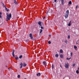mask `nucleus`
<instances>
[{"mask_svg":"<svg viewBox=\"0 0 79 79\" xmlns=\"http://www.w3.org/2000/svg\"><path fill=\"white\" fill-rule=\"evenodd\" d=\"M75 65H76V64H73V67H74V66H75Z\"/></svg>","mask_w":79,"mask_h":79,"instance_id":"obj_32","label":"nucleus"},{"mask_svg":"<svg viewBox=\"0 0 79 79\" xmlns=\"http://www.w3.org/2000/svg\"><path fill=\"white\" fill-rule=\"evenodd\" d=\"M68 39H70V36L69 35L68 36Z\"/></svg>","mask_w":79,"mask_h":79,"instance_id":"obj_30","label":"nucleus"},{"mask_svg":"<svg viewBox=\"0 0 79 79\" xmlns=\"http://www.w3.org/2000/svg\"><path fill=\"white\" fill-rule=\"evenodd\" d=\"M6 21H8V20H10L11 19L10 18H11V14L10 13L9 15H8V14H6Z\"/></svg>","mask_w":79,"mask_h":79,"instance_id":"obj_1","label":"nucleus"},{"mask_svg":"<svg viewBox=\"0 0 79 79\" xmlns=\"http://www.w3.org/2000/svg\"><path fill=\"white\" fill-rule=\"evenodd\" d=\"M11 69V67H10L9 69H8V70H10V69Z\"/></svg>","mask_w":79,"mask_h":79,"instance_id":"obj_34","label":"nucleus"},{"mask_svg":"<svg viewBox=\"0 0 79 79\" xmlns=\"http://www.w3.org/2000/svg\"><path fill=\"white\" fill-rule=\"evenodd\" d=\"M62 5H64V0H61Z\"/></svg>","mask_w":79,"mask_h":79,"instance_id":"obj_8","label":"nucleus"},{"mask_svg":"<svg viewBox=\"0 0 79 79\" xmlns=\"http://www.w3.org/2000/svg\"><path fill=\"white\" fill-rule=\"evenodd\" d=\"M29 37L31 38V39H33V37H32V34L31 33L30 34Z\"/></svg>","mask_w":79,"mask_h":79,"instance_id":"obj_5","label":"nucleus"},{"mask_svg":"<svg viewBox=\"0 0 79 79\" xmlns=\"http://www.w3.org/2000/svg\"><path fill=\"white\" fill-rule=\"evenodd\" d=\"M41 29H44V28L43 27H41Z\"/></svg>","mask_w":79,"mask_h":79,"instance_id":"obj_33","label":"nucleus"},{"mask_svg":"<svg viewBox=\"0 0 79 79\" xmlns=\"http://www.w3.org/2000/svg\"><path fill=\"white\" fill-rule=\"evenodd\" d=\"M49 10H50V8H49Z\"/></svg>","mask_w":79,"mask_h":79,"instance_id":"obj_48","label":"nucleus"},{"mask_svg":"<svg viewBox=\"0 0 79 79\" xmlns=\"http://www.w3.org/2000/svg\"><path fill=\"white\" fill-rule=\"evenodd\" d=\"M2 15V12H0V15Z\"/></svg>","mask_w":79,"mask_h":79,"instance_id":"obj_35","label":"nucleus"},{"mask_svg":"<svg viewBox=\"0 0 79 79\" xmlns=\"http://www.w3.org/2000/svg\"><path fill=\"white\" fill-rule=\"evenodd\" d=\"M70 55H71V56H73V52H71L70 53Z\"/></svg>","mask_w":79,"mask_h":79,"instance_id":"obj_31","label":"nucleus"},{"mask_svg":"<svg viewBox=\"0 0 79 79\" xmlns=\"http://www.w3.org/2000/svg\"><path fill=\"white\" fill-rule=\"evenodd\" d=\"M76 73L77 74H79V71H78V70H77L76 71Z\"/></svg>","mask_w":79,"mask_h":79,"instance_id":"obj_18","label":"nucleus"},{"mask_svg":"<svg viewBox=\"0 0 79 79\" xmlns=\"http://www.w3.org/2000/svg\"><path fill=\"white\" fill-rule=\"evenodd\" d=\"M69 10H67L66 11L65 13V18L66 19L68 17V15H69Z\"/></svg>","mask_w":79,"mask_h":79,"instance_id":"obj_2","label":"nucleus"},{"mask_svg":"<svg viewBox=\"0 0 79 79\" xmlns=\"http://www.w3.org/2000/svg\"><path fill=\"white\" fill-rule=\"evenodd\" d=\"M54 2H56V0H55Z\"/></svg>","mask_w":79,"mask_h":79,"instance_id":"obj_41","label":"nucleus"},{"mask_svg":"<svg viewBox=\"0 0 79 79\" xmlns=\"http://www.w3.org/2000/svg\"><path fill=\"white\" fill-rule=\"evenodd\" d=\"M69 3L70 4H72V2H71V1H69Z\"/></svg>","mask_w":79,"mask_h":79,"instance_id":"obj_22","label":"nucleus"},{"mask_svg":"<svg viewBox=\"0 0 79 79\" xmlns=\"http://www.w3.org/2000/svg\"><path fill=\"white\" fill-rule=\"evenodd\" d=\"M77 7H78V6L77 5L76 7V8H77Z\"/></svg>","mask_w":79,"mask_h":79,"instance_id":"obj_37","label":"nucleus"},{"mask_svg":"<svg viewBox=\"0 0 79 79\" xmlns=\"http://www.w3.org/2000/svg\"><path fill=\"white\" fill-rule=\"evenodd\" d=\"M40 26H42V25H41V24H40Z\"/></svg>","mask_w":79,"mask_h":79,"instance_id":"obj_43","label":"nucleus"},{"mask_svg":"<svg viewBox=\"0 0 79 79\" xmlns=\"http://www.w3.org/2000/svg\"><path fill=\"white\" fill-rule=\"evenodd\" d=\"M60 67L61 68H62V67L61 66V64H60Z\"/></svg>","mask_w":79,"mask_h":79,"instance_id":"obj_40","label":"nucleus"},{"mask_svg":"<svg viewBox=\"0 0 79 79\" xmlns=\"http://www.w3.org/2000/svg\"><path fill=\"white\" fill-rule=\"evenodd\" d=\"M4 8L5 9V10H8V9H7V8H6V6L4 7Z\"/></svg>","mask_w":79,"mask_h":79,"instance_id":"obj_23","label":"nucleus"},{"mask_svg":"<svg viewBox=\"0 0 79 79\" xmlns=\"http://www.w3.org/2000/svg\"><path fill=\"white\" fill-rule=\"evenodd\" d=\"M49 37H51V35H49Z\"/></svg>","mask_w":79,"mask_h":79,"instance_id":"obj_42","label":"nucleus"},{"mask_svg":"<svg viewBox=\"0 0 79 79\" xmlns=\"http://www.w3.org/2000/svg\"><path fill=\"white\" fill-rule=\"evenodd\" d=\"M2 5H3V6L4 8L5 7H6L5 6V4H4V3H2Z\"/></svg>","mask_w":79,"mask_h":79,"instance_id":"obj_28","label":"nucleus"},{"mask_svg":"<svg viewBox=\"0 0 79 79\" xmlns=\"http://www.w3.org/2000/svg\"><path fill=\"white\" fill-rule=\"evenodd\" d=\"M58 54H56L55 55V57H58Z\"/></svg>","mask_w":79,"mask_h":79,"instance_id":"obj_17","label":"nucleus"},{"mask_svg":"<svg viewBox=\"0 0 79 79\" xmlns=\"http://www.w3.org/2000/svg\"><path fill=\"white\" fill-rule=\"evenodd\" d=\"M6 11H9V10H6Z\"/></svg>","mask_w":79,"mask_h":79,"instance_id":"obj_44","label":"nucleus"},{"mask_svg":"<svg viewBox=\"0 0 79 79\" xmlns=\"http://www.w3.org/2000/svg\"><path fill=\"white\" fill-rule=\"evenodd\" d=\"M60 53H63V50H62V49H60Z\"/></svg>","mask_w":79,"mask_h":79,"instance_id":"obj_12","label":"nucleus"},{"mask_svg":"<svg viewBox=\"0 0 79 79\" xmlns=\"http://www.w3.org/2000/svg\"><path fill=\"white\" fill-rule=\"evenodd\" d=\"M15 60H18V59H19V58L18 57L16 56L15 57Z\"/></svg>","mask_w":79,"mask_h":79,"instance_id":"obj_19","label":"nucleus"},{"mask_svg":"<svg viewBox=\"0 0 79 79\" xmlns=\"http://www.w3.org/2000/svg\"><path fill=\"white\" fill-rule=\"evenodd\" d=\"M6 67H7V66H6Z\"/></svg>","mask_w":79,"mask_h":79,"instance_id":"obj_47","label":"nucleus"},{"mask_svg":"<svg viewBox=\"0 0 79 79\" xmlns=\"http://www.w3.org/2000/svg\"><path fill=\"white\" fill-rule=\"evenodd\" d=\"M15 50H13V51H12V56H13L14 58H15Z\"/></svg>","mask_w":79,"mask_h":79,"instance_id":"obj_4","label":"nucleus"},{"mask_svg":"<svg viewBox=\"0 0 79 79\" xmlns=\"http://www.w3.org/2000/svg\"><path fill=\"white\" fill-rule=\"evenodd\" d=\"M52 69H53V68H54V66L53 65V64L52 65Z\"/></svg>","mask_w":79,"mask_h":79,"instance_id":"obj_24","label":"nucleus"},{"mask_svg":"<svg viewBox=\"0 0 79 79\" xmlns=\"http://www.w3.org/2000/svg\"><path fill=\"white\" fill-rule=\"evenodd\" d=\"M42 29H40V34H41V33H42Z\"/></svg>","mask_w":79,"mask_h":79,"instance_id":"obj_27","label":"nucleus"},{"mask_svg":"<svg viewBox=\"0 0 79 79\" xmlns=\"http://www.w3.org/2000/svg\"><path fill=\"white\" fill-rule=\"evenodd\" d=\"M48 44H51V41H48Z\"/></svg>","mask_w":79,"mask_h":79,"instance_id":"obj_29","label":"nucleus"},{"mask_svg":"<svg viewBox=\"0 0 79 79\" xmlns=\"http://www.w3.org/2000/svg\"><path fill=\"white\" fill-rule=\"evenodd\" d=\"M28 41H29V40H26V42H28Z\"/></svg>","mask_w":79,"mask_h":79,"instance_id":"obj_36","label":"nucleus"},{"mask_svg":"<svg viewBox=\"0 0 79 79\" xmlns=\"http://www.w3.org/2000/svg\"><path fill=\"white\" fill-rule=\"evenodd\" d=\"M22 57H23V56L21 55L19 56V58H20V59H21V58H22Z\"/></svg>","mask_w":79,"mask_h":79,"instance_id":"obj_16","label":"nucleus"},{"mask_svg":"<svg viewBox=\"0 0 79 79\" xmlns=\"http://www.w3.org/2000/svg\"><path fill=\"white\" fill-rule=\"evenodd\" d=\"M77 48V47L76 46V45L74 46V48H75V50H76V48Z\"/></svg>","mask_w":79,"mask_h":79,"instance_id":"obj_20","label":"nucleus"},{"mask_svg":"<svg viewBox=\"0 0 79 79\" xmlns=\"http://www.w3.org/2000/svg\"><path fill=\"white\" fill-rule=\"evenodd\" d=\"M14 2L15 3V4H16V5H18V3H17V2H16V1L14 0Z\"/></svg>","mask_w":79,"mask_h":79,"instance_id":"obj_10","label":"nucleus"},{"mask_svg":"<svg viewBox=\"0 0 79 79\" xmlns=\"http://www.w3.org/2000/svg\"><path fill=\"white\" fill-rule=\"evenodd\" d=\"M23 67L26 66V65H27V64H26V63H25V62L23 63Z\"/></svg>","mask_w":79,"mask_h":79,"instance_id":"obj_7","label":"nucleus"},{"mask_svg":"<svg viewBox=\"0 0 79 79\" xmlns=\"http://www.w3.org/2000/svg\"><path fill=\"white\" fill-rule=\"evenodd\" d=\"M43 64L44 65H45L47 64V62H46V61H44L43 62Z\"/></svg>","mask_w":79,"mask_h":79,"instance_id":"obj_9","label":"nucleus"},{"mask_svg":"<svg viewBox=\"0 0 79 79\" xmlns=\"http://www.w3.org/2000/svg\"><path fill=\"white\" fill-rule=\"evenodd\" d=\"M7 10H9V9H8H8H7Z\"/></svg>","mask_w":79,"mask_h":79,"instance_id":"obj_46","label":"nucleus"},{"mask_svg":"<svg viewBox=\"0 0 79 79\" xmlns=\"http://www.w3.org/2000/svg\"><path fill=\"white\" fill-rule=\"evenodd\" d=\"M65 67L66 68H67V69H68L69 68V64L68 63H65Z\"/></svg>","mask_w":79,"mask_h":79,"instance_id":"obj_3","label":"nucleus"},{"mask_svg":"<svg viewBox=\"0 0 79 79\" xmlns=\"http://www.w3.org/2000/svg\"><path fill=\"white\" fill-rule=\"evenodd\" d=\"M41 23H42V22L40 21H39L38 23V24H39V25H40V24H41Z\"/></svg>","mask_w":79,"mask_h":79,"instance_id":"obj_14","label":"nucleus"},{"mask_svg":"<svg viewBox=\"0 0 79 79\" xmlns=\"http://www.w3.org/2000/svg\"><path fill=\"white\" fill-rule=\"evenodd\" d=\"M20 65L21 66L20 67V69H21L23 68V64L22 63V62H21L20 64Z\"/></svg>","mask_w":79,"mask_h":79,"instance_id":"obj_6","label":"nucleus"},{"mask_svg":"<svg viewBox=\"0 0 79 79\" xmlns=\"http://www.w3.org/2000/svg\"><path fill=\"white\" fill-rule=\"evenodd\" d=\"M45 17H44L43 18V19H45Z\"/></svg>","mask_w":79,"mask_h":79,"instance_id":"obj_39","label":"nucleus"},{"mask_svg":"<svg viewBox=\"0 0 79 79\" xmlns=\"http://www.w3.org/2000/svg\"><path fill=\"white\" fill-rule=\"evenodd\" d=\"M20 76H21L20 75H18V78H20Z\"/></svg>","mask_w":79,"mask_h":79,"instance_id":"obj_26","label":"nucleus"},{"mask_svg":"<svg viewBox=\"0 0 79 79\" xmlns=\"http://www.w3.org/2000/svg\"><path fill=\"white\" fill-rule=\"evenodd\" d=\"M71 58L70 57L69 58H67V60H70V59H71Z\"/></svg>","mask_w":79,"mask_h":79,"instance_id":"obj_25","label":"nucleus"},{"mask_svg":"<svg viewBox=\"0 0 79 79\" xmlns=\"http://www.w3.org/2000/svg\"><path fill=\"white\" fill-rule=\"evenodd\" d=\"M0 18H2V15H0Z\"/></svg>","mask_w":79,"mask_h":79,"instance_id":"obj_38","label":"nucleus"},{"mask_svg":"<svg viewBox=\"0 0 79 79\" xmlns=\"http://www.w3.org/2000/svg\"><path fill=\"white\" fill-rule=\"evenodd\" d=\"M76 44H77V42H76Z\"/></svg>","mask_w":79,"mask_h":79,"instance_id":"obj_45","label":"nucleus"},{"mask_svg":"<svg viewBox=\"0 0 79 79\" xmlns=\"http://www.w3.org/2000/svg\"><path fill=\"white\" fill-rule=\"evenodd\" d=\"M37 76H40V73H39L38 74H37Z\"/></svg>","mask_w":79,"mask_h":79,"instance_id":"obj_13","label":"nucleus"},{"mask_svg":"<svg viewBox=\"0 0 79 79\" xmlns=\"http://www.w3.org/2000/svg\"><path fill=\"white\" fill-rule=\"evenodd\" d=\"M64 42L65 44H68V41L66 40L64 41Z\"/></svg>","mask_w":79,"mask_h":79,"instance_id":"obj_21","label":"nucleus"},{"mask_svg":"<svg viewBox=\"0 0 79 79\" xmlns=\"http://www.w3.org/2000/svg\"><path fill=\"white\" fill-rule=\"evenodd\" d=\"M68 26H71V21H70L68 25Z\"/></svg>","mask_w":79,"mask_h":79,"instance_id":"obj_15","label":"nucleus"},{"mask_svg":"<svg viewBox=\"0 0 79 79\" xmlns=\"http://www.w3.org/2000/svg\"><path fill=\"white\" fill-rule=\"evenodd\" d=\"M60 57L61 58H62L63 57V54H60Z\"/></svg>","mask_w":79,"mask_h":79,"instance_id":"obj_11","label":"nucleus"}]
</instances>
